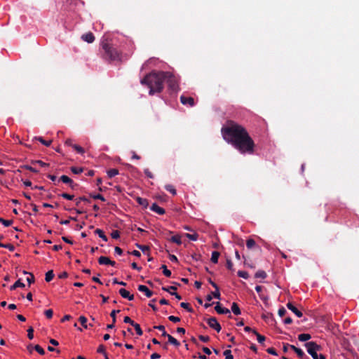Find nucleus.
Segmentation results:
<instances>
[{
  "mask_svg": "<svg viewBox=\"0 0 359 359\" xmlns=\"http://www.w3.org/2000/svg\"><path fill=\"white\" fill-rule=\"evenodd\" d=\"M54 278V273L53 270H50L46 273L45 280L46 282H50Z\"/></svg>",
  "mask_w": 359,
  "mask_h": 359,
  "instance_id": "obj_27",
  "label": "nucleus"
},
{
  "mask_svg": "<svg viewBox=\"0 0 359 359\" xmlns=\"http://www.w3.org/2000/svg\"><path fill=\"white\" fill-rule=\"evenodd\" d=\"M0 223L4 224L5 226H9L13 224V220H6L2 217H0Z\"/></svg>",
  "mask_w": 359,
  "mask_h": 359,
  "instance_id": "obj_43",
  "label": "nucleus"
},
{
  "mask_svg": "<svg viewBox=\"0 0 359 359\" xmlns=\"http://www.w3.org/2000/svg\"><path fill=\"white\" fill-rule=\"evenodd\" d=\"M226 268L230 270V271H233V263L231 260V259L229 258H227L226 259Z\"/></svg>",
  "mask_w": 359,
  "mask_h": 359,
  "instance_id": "obj_50",
  "label": "nucleus"
},
{
  "mask_svg": "<svg viewBox=\"0 0 359 359\" xmlns=\"http://www.w3.org/2000/svg\"><path fill=\"white\" fill-rule=\"evenodd\" d=\"M71 171L74 174L78 175V174H80V173L83 172V168H81V167H74V166H72V167H71Z\"/></svg>",
  "mask_w": 359,
  "mask_h": 359,
  "instance_id": "obj_31",
  "label": "nucleus"
},
{
  "mask_svg": "<svg viewBox=\"0 0 359 359\" xmlns=\"http://www.w3.org/2000/svg\"><path fill=\"white\" fill-rule=\"evenodd\" d=\"M198 338L203 342H208L210 341V337L208 336L199 335Z\"/></svg>",
  "mask_w": 359,
  "mask_h": 359,
  "instance_id": "obj_62",
  "label": "nucleus"
},
{
  "mask_svg": "<svg viewBox=\"0 0 359 359\" xmlns=\"http://www.w3.org/2000/svg\"><path fill=\"white\" fill-rule=\"evenodd\" d=\"M253 333L257 336L259 343L263 344L266 339L265 337L259 334L256 330H253Z\"/></svg>",
  "mask_w": 359,
  "mask_h": 359,
  "instance_id": "obj_30",
  "label": "nucleus"
},
{
  "mask_svg": "<svg viewBox=\"0 0 359 359\" xmlns=\"http://www.w3.org/2000/svg\"><path fill=\"white\" fill-rule=\"evenodd\" d=\"M81 38L83 41L88 43H91L95 41V36L92 32L83 34Z\"/></svg>",
  "mask_w": 359,
  "mask_h": 359,
  "instance_id": "obj_9",
  "label": "nucleus"
},
{
  "mask_svg": "<svg viewBox=\"0 0 359 359\" xmlns=\"http://www.w3.org/2000/svg\"><path fill=\"white\" fill-rule=\"evenodd\" d=\"M154 329H156L161 331L163 337H165L166 335H168V333L165 332V327L163 325H156L154 327Z\"/></svg>",
  "mask_w": 359,
  "mask_h": 359,
  "instance_id": "obj_35",
  "label": "nucleus"
},
{
  "mask_svg": "<svg viewBox=\"0 0 359 359\" xmlns=\"http://www.w3.org/2000/svg\"><path fill=\"white\" fill-rule=\"evenodd\" d=\"M25 287V284L21 282L20 279H19L12 286H11L10 289H11V290H14L17 287Z\"/></svg>",
  "mask_w": 359,
  "mask_h": 359,
  "instance_id": "obj_24",
  "label": "nucleus"
},
{
  "mask_svg": "<svg viewBox=\"0 0 359 359\" xmlns=\"http://www.w3.org/2000/svg\"><path fill=\"white\" fill-rule=\"evenodd\" d=\"M0 248H7L11 252L14 251V250H15L14 245H13L11 244H4L2 243H0Z\"/></svg>",
  "mask_w": 359,
  "mask_h": 359,
  "instance_id": "obj_39",
  "label": "nucleus"
},
{
  "mask_svg": "<svg viewBox=\"0 0 359 359\" xmlns=\"http://www.w3.org/2000/svg\"><path fill=\"white\" fill-rule=\"evenodd\" d=\"M224 140L231 144L241 154L252 155L256 144L247 130L233 121H229L221 130Z\"/></svg>",
  "mask_w": 359,
  "mask_h": 359,
  "instance_id": "obj_1",
  "label": "nucleus"
},
{
  "mask_svg": "<svg viewBox=\"0 0 359 359\" xmlns=\"http://www.w3.org/2000/svg\"><path fill=\"white\" fill-rule=\"evenodd\" d=\"M60 180L62 181L63 183L68 184L69 183H72V180L67 175H62L60 178Z\"/></svg>",
  "mask_w": 359,
  "mask_h": 359,
  "instance_id": "obj_36",
  "label": "nucleus"
},
{
  "mask_svg": "<svg viewBox=\"0 0 359 359\" xmlns=\"http://www.w3.org/2000/svg\"><path fill=\"white\" fill-rule=\"evenodd\" d=\"M290 348L292 349L297 355V356L301 359H309V358L306 355L304 352L299 348H297L294 346H290Z\"/></svg>",
  "mask_w": 359,
  "mask_h": 359,
  "instance_id": "obj_11",
  "label": "nucleus"
},
{
  "mask_svg": "<svg viewBox=\"0 0 359 359\" xmlns=\"http://www.w3.org/2000/svg\"><path fill=\"white\" fill-rule=\"evenodd\" d=\"M224 355L225 356V359H233V356L231 354V351L229 349L225 350L224 351Z\"/></svg>",
  "mask_w": 359,
  "mask_h": 359,
  "instance_id": "obj_44",
  "label": "nucleus"
},
{
  "mask_svg": "<svg viewBox=\"0 0 359 359\" xmlns=\"http://www.w3.org/2000/svg\"><path fill=\"white\" fill-rule=\"evenodd\" d=\"M111 236L114 239H118L120 237V232L118 230H114L111 232Z\"/></svg>",
  "mask_w": 359,
  "mask_h": 359,
  "instance_id": "obj_56",
  "label": "nucleus"
},
{
  "mask_svg": "<svg viewBox=\"0 0 359 359\" xmlns=\"http://www.w3.org/2000/svg\"><path fill=\"white\" fill-rule=\"evenodd\" d=\"M120 295L125 299H128V300L131 301L134 299V295L130 294V292L126 290V289L121 288L118 291Z\"/></svg>",
  "mask_w": 359,
  "mask_h": 359,
  "instance_id": "obj_10",
  "label": "nucleus"
},
{
  "mask_svg": "<svg viewBox=\"0 0 359 359\" xmlns=\"http://www.w3.org/2000/svg\"><path fill=\"white\" fill-rule=\"evenodd\" d=\"M267 276L266 273L263 270H259L256 272L255 277L256 278H262L264 279Z\"/></svg>",
  "mask_w": 359,
  "mask_h": 359,
  "instance_id": "obj_22",
  "label": "nucleus"
},
{
  "mask_svg": "<svg viewBox=\"0 0 359 359\" xmlns=\"http://www.w3.org/2000/svg\"><path fill=\"white\" fill-rule=\"evenodd\" d=\"M311 338V334H306V333L300 334L298 336V339L301 341H306L309 340Z\"/></svg>",
  "mask_w": 359,
  "mask_h": 359,
  "instance_id": "obj_21",
  "label": "nucleus"
},
{
  "mask_svg": "<svg viewBox=\"0 0 359 359\" xmlns=\"http://www.w3.org/2000/svg\"><path fill=\"white\" fill-rule=\"evenodd\" d=\"M180 306L184 309H186L188 312L192 313L194 312L193 309L191 307L189 303L182 302L180 304Z\"/></svg>",
  "mask_w": 359,
  "mask_h": 359,
  "instance_id": "obj_29",
  "label": "nucleus"
},
{
  "mask_svg": "<svg viewBox=\"0 0 359 359\" xmlns=\"http://www.w3.org/2000/svg\"><path fill=\"white\" fill-rule=\"evenodd\" d=\"M133 327L136 331V333L137 335L141 336L143 334L142 330L140 327V325L135 323V324L133 325Z\"/></svg>",
  "mask_w": 359,
  "mask_h": 359,
  "instance_id": "obj_38",
  "label": "nucleus"
},
{
  "mask_svg": "<svg viewBox=\"0 0 359 359\" xmlns=\"http://www.w3.org/2000/svg\"><path fill=\"white\" fill-rule=\"evenodd\" d=\"M72 147L79 153V154H84V149L79 145L78 144H74L72 145Z\"/></svg>",
  "mask_w": 359,
  "mask_h": 359,
  "instance_id": "obj_46",
  "label": "nucleus"
},
{
  "mask_svg": "<svg viewBox=\"0 0 359 359\" xmlns=\"http://www.w3.org/2000/svg\"><path fill=\"white\" fill-rule=\"evenodd\" d=\"M166 76L165 72H155L147 74L140 83L146 85L149 88V94L153 95L156 93H161L163 89V83L165 81Z\"/></svg>",
  "mask_w": 359,
  "mask_h": 359,
  "instance_id": "obj_2",
  "label": "nucleus"
},
{
  "mask_svg": "<svg viewBox=\"0 0 359 359\" xmlns=\"http://www.w3.org/2000/svg\"><path fill=\"white\" fill-rule=\"evenodd\" d=\"M215 309L219 314H229V318H231L230 310L229 309L222 307L219 302L217 303Z\"/></svg>",
  "mask_w": 359,
  "mask_h": 359,
  "instance_id": "obj_8",
  "label": "nucleus"
},
{
  "mask_svg": "<svg viewBox=\"0 0 359 359\" xmlns=\"http://www.w3.org/2000/svg\"><path fill=\"white\" fill-rule=\"evenodd\" d=\"M81 201H86V202H88V203H90V201L89 199H88L86 197H85V196H81V197H79V198L76 200V205L77 206H79V204H80V202H81Z\"/></svg>",
  "mask_w": 359,
  "mask_h": 359,
  "instance_id": "obj_55",
  "label": "nucleus"
},
{
  "mask_svg": "<svg viewBox=\"0 0 359 359\" xmlns=\"http://www.w3.org/2000/svg\"><path fill=\"white\" fill-rule=\"evenodd\" d=\"M44 314L47 318L50 319L53 317V311L52 309H48L45 311Z\"/></svg>",
  "mask_w": 359,
  "mask_h": 359,
  "instance_id": "obj_54",
  "label": "nucleus"
},
{
  "mask_svg": "<svg viewBox=\"0 0 359 359\" xmlns=\"http://www.w3.org/2000/svg\"><path fill=\"white\" fill-rule=\"evenodd\" d=\"M180 102L184 105H188L189 107H194L195 102L193 97H187L184 95L180 96Z\"/></svg>",
  "mask_w": 359,
  "mask_h": 359,
  "instance_id": "obj_7",
  "label": "nucleus"
},
{
  "mask_svg": "<svg viewBox=\"0 0 359 359\" xmlns=\"http://www.w3.org/2000/svg\"><path fill=\"white\" fill-rule=\"evenodd\" d=\"M162 290L164 291H166L170 294V292H173L172 291H175L177 290V287H175V286L163 287Z\"/></svg>",
  "mask_w": 359,
  "mask_h": 359,
  "instance_id": "obj_47",
  "label": "nucleus"
},
{
  "mask_svg": "<svg viewBox=\"0 0 359 359\" xmlns=\"http://www.w3.org/2000/svg\"><path fill=\"white\" fill-rule=\"evenodd\" d=\"M136 247L141 250L144 253L149 251V247L147 245H143L138 243L135 244Z\"/></svg>",
  "mask_w": 359,
  "mask_h": 359,
  "instance_id": "obj_34",
  "label": "nucleus"
},
{
  "mask_svg": "<svg viewBox=\"0 0 359 359\" xmlns=\"http://www.w3.org/2000/svg\"><path fill=\"white\" fill-rule=\"evenodd\" d=\"M138 290L144 292L147 297H151L153 295V292L144 285H138Z\"/></svg>",
  "mask_w": 359,
  "mask_h": 359,
  "instance_id": "obj_14",
  "label": "nucleus"
},
{
  "mask_svg": "<svg viewBox=\"0 0 359 359\" xmlns=\"http://www.w3.org/2000/svg\"><path fill=\"white\" fill-rule=\"evenodd\" d=\"M21 168H25L26 170H29L31 172H36V173L38 172V170L36 168H33V167H32L30 165H22V166H21Z\"/></svg>",
  "mask_w": 359,
  "mask_h": 359,
  "instance_id": "obj_53",
  "label": "nucleus"
},
{
  "mask_svg": "<svg viewBox=\"0 0 359 359\" xmlns=\"http://www.w3.org/2000/svg\"><path fill=\"white\" fill-rule=\"evenodd\" d=\"M109 262H110V259L107 257L102 256L98 259V263L100 265H108Z\"/></svg>",
  "mask_w": 359,
  "mask_h": 359,
  "instance_id": "obj_19",
  "label": "nucleus"
},
{
  "mask_svg": "<svg viewBox=\"0 0 359 359\" xmlns=\"http://www.w3.org/2000/svg\"><path fill=\"white\" fill-rule=\"evenodd\" d=\"M136 201L142 205L143 208H147L149 206V201L146 198H143L141 197H137Z\"/></svg>",
  "mask_w": 359,
  "mask_h": 359,
  "instance_id": "obj_16",
  "label": "nucleus"
},
{
  "mask_svg": "<svg viewBox=\"0 0 359 359\" xmlns=\"http://www.w3.org/2000/svg\"><path fill=\"white\" fill-rule=\"evenodd\" d=\"M120 312V310H113L111 313H110V316L111 318H112V321H114V323H116V313H118Z\"/></svg>",
  "mask_w": 359,
  "mask_h": 359,
  "instance_id": "obj_49",
  "label": "nucleus"
},
{
  "mask_svg": "<svg viewBox=\"0 0 359 359\" xmlns=\"http://www.w3.org/2000/svg\"><path fill=\"white\" fill-rule=\"evenodd\" d=\"M286 310L284 307H281L278 309V315L280 316V317H283L285 316V314L286 313Z\"/></svg>",
  "mask_w": 359,
  "mask_h": 359,
  "instance_id": "obj_64",
  "label": "nucleus"
},
{
  "mask_svg": "<svg viewBox=\"0 0 359 359\" xmlns=\"http://www.w3.org/2000/svg\"><path fill=\"white\" fill-rule=\"evenodd\" d=\"M304 346L306 347L307 352L313 359H325V356L324 355H318L317 351L320 350V346L318 345L316 342H307L304 344Z\"/></svg>",
  "mask_w": 359,
  "mask_h": 359,
  "instance_id": "obj_4",
  "label": "nucleus"
},
{
  "mask_svg": "<svg viewBox=\"0 0 359 359\" xmlns=\"http://www.w3.org/2000/svg\"><path fill=\"white\" fill-rule=\"evenodd\" d=\"M170 241L172 243H177V245H181V237L179 235L172 236L170 238Z\"/></svg>",
  "mask_w": 359,
  "mask_h": 359,
  "instance_id": "obj_33",
  "label": "nucleus"
},
{
  "mask_svg": "<svg viewBox=\"0 0 359 359\" xmlns=\"http://www.w3.org/2000/svg\"><path fill=\"white\" fill-rule=\"evenodd\" d=\"M118 174V170L116 168L109 169L107 171V175L109 178H112Z\"/></svg>",
  "mask_w": 359,
  "mask_h": 359,
  "instance_id": "obj_26",
  "label": "nucleus"
},
{
  "mask_svg": "<svg viewBox=\"0 0 359 359\" xmlns=\"http://www.w3.org/2000/svg\"><path fill=\"white\" fill-rule=\"evenodd\" d=\"M161 269H163V273L166 277H170L171 276V271L167 269V266L165 265H162Z\"/></svg>",
  "mask_w": 359,
  "mask_h": 359,
  "instance_id": "obj_37",
  "label": "nucleus"
},
{
  "mask_svg": "<svg viewBox=\"0 0 359 359\" xmlns=\"http://www.w3.org/2000/svg\"><path fill=\"white\" fill-rule=\"evenodd\" d=\"M123 322L125 323H129L130 325H131L132 326H133L134 324H135V323L131 320V318L128 316H126L123 319Z\"/></svg>",
  "mask_w": 359,
  "mask_h": 359,
  "instance_id": "obj_59",
  "label": "nucleus"
},
{
  "mask_svg": "<svg viewBox=\"0 0 359 359\" xmlns=\"http://www.w3.org/2000/svg\"><path fill=\"white\" fill-rule=\"evenodd\" d=\"M32 164H39L41 167H48L49 165V164H48L42 161H40V160L33 161L32 162Z\"/></svg>",
  "mask_w": 359,
  "mask_h": 359,
  "instance_id": "obj_48",
  "label": "nucleus"
},
{
  "mask_svg": "<svg viewBox=\"0 0 359 359\" xmlns=\"http://www.w3.org/2000/svg\"><path fill=\"white\" fill-rule=\"evenodd\" d=\"M286 306L287 309L292 311L297 317L301 318L303 316L302 312L298 310L291 302H288Z\"/></svg>",
  "mask_w": 359,
  "mask_h": 359,
  "instance_id": "obj_12",
  "label": "nucleus"
},
{
  "mask_svg": "<svg viewBox=\"0 0 359 359\" xmlns=\"http://www.w3.org/2000/svg\"><path fill=\"white\" fill-rule=\"evenodd\" d=\"M212 297L220 299V292L219 288H217V290H215L214 292H212L210 294H208L206 296V300L208 302H210L212 299Z\"/></svg>",
  "mask_w": 359,
  "mask_h": 359,
  "instance_id": "obj_15",
  "label": "nucleus"
},
{
  "mask_svg": "<svg viewBox=\"0 0 359 359\" xmlns=\"http://www.w3.org/2000/svg\"><path fill=\"white\" fill-rule=\"evenodd\" d=\"M266 352L269 354L277 355L278 353L274 348H269L266 349Z\"/></svg>",
  "mask_w": 359,
  "mask_h": 359,
  "instance_id": "obj_63",
  "label": "nucleus"
},
{
  "mask_svg": "<svg viewBox=\"0 0 359 359\" xmlns=\"http://www.w3.org/2000/svg\"><path fill=\"white\" fill-rule=\"evenodd\" d=\"M79 320L83 327H85V328L88 327V325L86 324L87 318L85 316H80Z\"/></svg>",
  "mask_w": 359,
  "mask_h": 359,
  "instance_id": "obj_42",
  "label": "nucleus"
},
{
  "mask_svg": "<svg viewBox=\"0 0 359 359\" xmlns=\"http://www.w3.org/2000/svg\"><path fill=\"white\" fill-rule=\"evenodd\" d=\"M27 337L29 339H32L34 338V329L33 327H30L27 330Z\"/></svg>",
  "mask_w": 359,
  "mask_h": 359,
  "instance_id": "obj_57",
  "label": "nucleus"
},
{
  "mask_svg": "<svg viewBox=\"0 0 359 359\" xmlns=\"http://www.w3.org/2000/svg\"><path fill=\"white\" fill-rule=\"evenodd\" d=\"M165 337H168V342L174 345L175 346L178 347L180 345V343L170 334H168V335H166Z\"/></svg>",
  "mask_w": 359,
  "mask_h": 359,
  "instance_id": "obj_17",
  "label": "nucleus"
},
{
  "mask_svg": "<svg viewBox=\"0 0 359 359\" xmlns=\"http://www.w3.org/2000/svg\"><path fill=\"white\" fill-rule=\"evenodd\" d=\"M237 274L238 276L243 278L244 279H248L249 277L248 273L245 271H238Z\"/></svg>",
  "mask_w": 359,
  "mask_h": 359,
  "instance_id": "obj_41",
  "label": "nucleus"
},
{
  "mask_svg": "<svg viewBox=\"0 0 359 359\" xmlns=\"http://www.w3.org/2000/svg\"><path fill=\"white\" fill-rule=\"evenodd\" d=\"M208 325L212 329L215 330L217 332L221 331L222 327L215 317H211L206 320Z\"/></svg>",
  "mask_w": 359,
  "mask_h": 359,
  "instance_id": "obj_6",
  "label": "nucleus"
},
{
  "mask_svg": "<svg viewBox=\"0 0 359 359\" xmlns=\"http://www.w3.org/2000/svg\"><path fill=\"white\" fill-rule=\"evenodd\" d=\"M186 236L191 240V241H196L198 238V233H194V234H189V233H187L186 234Z\"/></svg>",
  "mask_w": 359,
  "mask_h": 359,
  "instance_id": "obj_52",
  "label": "nucleus"
},
{
  "mask_svg": "<svg viewBox=\"0 0 359 359\" xmlns=\"http://www.w3.org/2000/svg\"><path fill=\"white\" fill-rule=\"evenodd\" d=\"M169 320L173 322V323H178L180 321V318L179 317H176L174 316H170L168 317Z\"/></svg>",
  "mask_w": 359,
  "mask_h": 359,
  "instance_id": "obj_61",
  "label": "nucleus"
},
{
  "mask_svg": "<svg viewBox=\"0 0 359 359\" xmlns=\"http://www.w3.org/2000/svg\"><path fill=\"white\" fill-rule=\"evenodd\" d=\"M165 189L166 191H169L170 193H171L174 196L177 194L176 189L171 184H166V185H165Z\"/></svg>",
  "mask_w": 359,
  "mask_h": 359,
  "instance_id": "obj_28",
  "label": "nucleus"
},
{
  "mask_svg": "<svg viewBox=\"0 0 359 359\" xmlns=\"http://www.w3.org/2000/svg\"><path fill=\"white\" fill-rule=\"evenodd\" d=\"M231 311L232 312L235 314V315H240L241 314V310H240V308L238 306V305L236 303V302H233L231 305Z\"/></svg>",
  "mask_w": 359,
  "mask_h": 359,
  "instance_id": "obj_23",
  "label": "nucleus"
},
{
  "mask_svg": "<svg viewBox=\"0 0 359 359\" xmlns=\"http://www.w3.org/2000/svg\"><path fill=\"white\" fill-rule=\"evenodd\" d=\"M220 254L219 252L217 251H213L212 252V256H211V262L214 264H217L218 262V259H219V257Z\"/></svg>",
  "mask_w": 359,
  "mask_h": 359,
  "instance_id": "obj_18",
  "label": "nucleus"
},
{
  "mask_svg": "<svg viewBox=\"0 0 359 359\" xmlns=\"http://www.w3.org/2000/svg\"><path fill=\"white\" fill-rule=\"evenodd\" d=\"M102 48L104 50L103 57L108 61H119L121 57V53L107 39H104L101 42Z\"/></svg>",
  "mask_w": 359,
  "mask_h": 359,
  "instance_id": "obj_3",
  "label": "nucleus"
},
{
  "mask_svg": "<svg viewBox=\"0 0 359 359\" xmlns=\"http://www.w3.org/2000/svg\"><path fill=\"white\" fill-rule=\"evenodd\" d=\"M24 274H29V277L27 278V281L30 285L34 282V276L32 273L27 272L26 271H23Z\"/></svg>",
  "mask_w": 359,
  "mask_h": 359,
  "instance_id": "obj_32",
  "label": "nucleus"
},
{
  "mask_svg": "<svg viewBox=\"0 0 359 359\" xmlns=\"http://www.w3.org/2000/svg\"><path fill=\"white\" fill-rule=\"evenodd\" d=\"M255 245H256L255 241L253 239H252V238L248 239L247 241H246V246L249 249H250L252 247L255 246Z\"/></svg>",
  "mask_w": 359,
  "mask_h": 359,
  "instance_id": "obj_40",
  "label": "nucleus"
},
{
  "mask_svg": "<svg viewBox=\"0 0 359 359\" xmlns=\"http://www.w3.org/2000/svg\"><path fill=\"white\" fill-rule=\"evenodd\" d=\"M34 348L36 351H37L40 355H44L45 354V351L43 350V348L40 346L39 345H35L34 346Z\"/></svg>",
  "mask_w": 359,
  "mask_h": 359,
  "instance_id": "obj_45",
  "label": "nucleus"
},
{
  "mask_svg": "<svg viewBox=\"0 0 359 359\" xmlns=\"http://www.w3.org/2000/svg\"><path fill=\"white\" fill-rule=\"evenodd\" d=\"M63 198H65L67 200H73L74 198V195H70L69 194H67V193H62L61 195H60Z\"/></svg>",
  "mask_w": 359,
  "mask_h": 359,
  "instance_id": "obj_58",
  "label": "nucleus"
},
{
  "mask_svg": "<svg viewBox=\"0 0 359 359\" xmlns=\"http://www.w3.org/2000/svg\"><path fill=\"white\" fill-rule=\"evenodd\" d=\"M35 139L46 147H49L52 140H45L42 137H36Z\"/></svg>",
  "mask_w": 359,
  "mask_h": 359,
  "instance_id": "obj_25",
  "label": "nucleus"
},
{
  "mask_svg": "<svg viewBox=\"0 0 359 359\" xmlns=\"http://www.w3.org/2000/svg\"><path fill=\"white\" fill-rule=\"evenodd\" d=\"M165 72L167 73L168 75H169L166 76V79L165 82H167L169 88H170L172 90H176L177 88V83L175 76L168 72Z\"/></svg>",
  "mask_w": 359,
  "mask_h": 359,
  "instance_id": "obj_5",
  "label": "nucleus"
},
{
  "mask_svg": "<svg viewBox=\"0 0 359 359\" xmlns=\"http://www.w3.org/2000/svg\"><path fill=\"white\" fill-rule=\"evenodd\" d=\"M95 233L98 235L100 238H101L103 241H107V237L104 235V231L100 229H97L95 231Z\"/></svg>",
  "mask_w": 359,
  "mask_h": 359,
  "instance_id": "obj_20",
  "label": "nucleus"
},
{
  "mask_svg": "<svg viewBox=\"0 0 359 359\" xmlns=\"http://www.w3.org/2000/svg\"><path fill=\"white\" fill-rule=\"evenodd\" d=\"M150 210L160 215H164L165 212V210L163 208L158 206L156 203H153L150 207Z\"/></svg>",
  "mask_w": 359,
  "mask_h": 359,
  "instance_id": "obj_13",
  "label": "nucleus"
},
{
  "mask_svg": "<svg viewBox=\"0 0 359 359\" xmlns=\"http://www.w3.org/2000/svg\"><path fill=\"white\" fill-rule=\"evenodd\" d=\"M97 352L99 353L105 354L106 351H105L104 346L102 344H100L97 348Z\"/></svg>",
  "mask_w": 359,
  "mask_h": 359,
  "instance_id": "obj_60",
  "label": "nucleus"
},
{
  "mask_svg": "<svg viewBox=\"0 0 359 359\" xmlns=\"http://www.w3.org/2000/svg\"><path fill=\"white\" fill-rule=\"evenodd\" d=\"M90 197H92L94 199H99V200H101L102 201H105V198L104 197L98 194H90Z\"/></svg>",
  "mask_w": 359,
  "mask_h": 359,
  "instance_id": "obj_51",
  "label": "nucleus"
}]
</instances>
